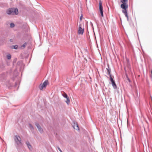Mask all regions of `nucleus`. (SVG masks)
Wrapping results in <instances>:
<instances>
[{"label":"nucleus","mask_w":152,"mask_h":152,"mask_svg":"<svg viewBox=\"0 0 152 152\" xmlns=\"http://www.w3.org/2000/svg\"><path fill=\"white\" fill-rule=\"evenodd\" d=\"M151 74H152V70H151Z\"/></svg>","instance_id":"31"},{"label":"nucleus","mask_w":152,"mask_h":152,"mask_svg":"<svg viewBox=\"0 0 152 152\" xmlns=\"http://www.w3.org/2000/svg\"><path fill=\"white\" fill-rule=\"evenodd\" d=\"M27 43L26 42H25L23 45L21 46V47H23V48H24L26 45Z\"/></svg>","instance_id":"20"},{"label":"nucleus","mask_w":152,"mask_h":152,"mask_svg":"<svg viewBox=\"0 0 152 152\" xmlns=\"http://www.w3.org/2000/svg\"><path fill=\"white\" fill-rule=\"evenodd\" d=\"M99 11L102 17H103V9L102 6H99Z\"/></svg>","instance_id":"10"},{"label":"nucleus","mask_w":152,"mask_h":152,"mask_svg":"<svg viewBox=\"0 0 152 152\" xmlns=\"http://www.w3.org/2000/svg\"><path fill=\"white\" fill-rule=\"evenodd\" d=\"M62 96L64 98H66V99L69 97L67 94L65 93H64V94H62Z\"/></svg>","instance_id":"17"},{"label":"nucleus","mask_w":152,"mask_h":152,"mask_svg":"<svg viewBox=\"0 0 152 152\" xmlns=\"http://www.w3.org/2000/svg\"><path fill=\"white\" fill-rule=\"evenodd\" d=\"M7 58L8 59V60L10 59L11 58V55L10 54H8L7 55Z\"/></svg>","instance_id":"18"},{"label":"nucleus","mask_w":152,"mask_h":152,"mask_svg":"<svg viewBox=\"0 0 152 152\" xmlns=\"http://www.w3.org/2000/svg\"><path fill=\"white\" fill-rule=\"evenodd\" d=\"M21 63V62L20 61H18L17 62V65H19Z\"/></svg>","instance_id":"26"},{"label":"nucleus","mask_w":152,"mask_h":152,"mask_svg":"<svg viewBox=\"0 0 152 152\" xmlns=\"http://www.w3.org/2000/svg\"><path fill=\"white\" fill-rule=\"evenodd\" d=\"M81 27V24H79V28L78 30V33L79 34H83L84 32V28H82Z\"/></svg>","instance_id":"6"},{"label":"nucleus","mask_w":152,"mask_h":152,"mask_svg":"<svg viewBox=\"0 0 152 152\" xmlns=\"http://www.w3.org/2000/svg\"><path fill=\"white\" fill-rule=\"evenodd\" d=\"M65 102L68 105L70 103V99L69 97L66 98V100L65 101Z\"/></svg>","instance_id":"13"},{"label":"nucleus","mask_w":152,"mask_h":152,"mask_svg":"<svg viewBox=\"0 0 152 152\" xmlns=\"http://www.w3.org/2000/svg\"><path fill=\"white\" fill-rule=\"evenodd\" d=\"M83 15H81L80 16V21H81L82 18H83Z\"/></svg>","instance_id":"24"},{"label":"nucleus","mask_w":152,"mask_h":152,"mask_svg":"<svg viewBox=\"0 0 152 152\" xmlns=\"http://www.w3.org/2000/svg\"><path fill=\"white\" fill-rule=\"evenodd\" d=\"M14 140L17 145H19L21 144V138L18 135H15L14 137Z\"/></svg>","instance_id":"2"},{"label":"nucleus","mask_w":152,"mask_h":152,"mask_svg":"<svg viewBox=\"0 0 152 152\" xmlns=\"http://www.w3.org/2000/svg\"><path fill=\"white\" fill-rule=\"evenodd\" d=\"M18 46L17 45H12L11 46V48L12 49H18Z\"/></svg>","instance_id":"12"},{"label":"nucleus","mask_w":152,"mask_h":152,"mask_svg":"<svg viewBox=\"0 0 152 152\" xmlns=\"http://www.w3.org/2000/svg\"><path fill=\"white\" fill-rule=\"evenodd\" d=\"M48 83V80H46L43 83H41L40 84L39 86V88L41 90H42L43 88H45L47 85Z\"/></svg>","instance_id":"3"},{"label":"nucleus","mask_w":152,"mask_h":152,"mask_svg":"<svg viewBox=\"0 0 152 152\" xmlns=\"http://www.w3.org/2000/svg\"><path fill=\"white\" fill-rule=\"evenodd\" d=\"M58 149L60 152H63L59 147H58Z\"/></svg>","instance_id":"25"},{"label":"nucleus","mask_w":152,"mask_h":152,"mask_svg":"<svg viewBox=\"0 0 152 152\" xmlns=\"http://www.w3.org/2000/svg\"><path fill=\"white\" fill-rule=\"evenodd\" d=\"M128 0H121V2L122 3V4L124 3H127Z\"/></svg>","instance_id":"16"},{"label":"nucleus","mask_w":152,"mask_h":152,"mask_svg":"<svg viewBox=\"0 0 152 152\" xmlns=\"http://www.w3.org/2000/svg\"><path fill=\"white\" fill-rule=\"evenodd\" d=\"M29 128L31 130H33L34 129V127L31 124H29Z\"/></svg>","instance_id":"19"},{"label":"nucleus","mask_w":152,"mask_h":152,"mask_svg":"<svg viewBox=\"0 0 152 152\" xmlns=\"http://www.w3.org/2000/svg\"><path fill=\"white\" fill-rule=\"evenodd\" d=\"M18 85V83H17L16 82V83H15V87H17V85Z\"/></svg>","instance_id":"27"},{"label":"nucleus","mask_w":152,"mask_h":152,"mask_svg":"<svg viewBox=\"0 0 152 152\" xmlns=\"http://www.w3.org/2000/svg\"><path fill=\"white\" fill-rule=\"evenodd\" d=\"M113 78L112 77V76L110 75V81L111 82V84H112V86L113 88L114 89H116L117 88V86L115 83V81H114V80H113V78H114L113 76Z\"/></svg>","instance_id":"4"},{"label":"nucleus","mask_w":152,"mask_h":152,"mask_svg":"<svg viewBox=\"0 0 152 152\" xmlns=\"http://www.w3.org/2000/svg\"><path fill=\"white\" fill-rule=\"evenodd\" d=\"M10 42H13V39H10Z\"/></svg>","instance_id":"29"},{"label":"nucleus","mask_w":152,"mask_h":152,"mask_svg":"<svg viewBox=\"0 0 152 152\" xmlns=\"http://www.w3.org/2000/svg\"><path fill=\"white\" fill-rule=\"evenodd\" d=\"M26 144L29 149L30 150H31L32 148L31 145L30 144L29 142L28 141H27L26 142Z\"/></svg>","instance_id":"11"},{"label":"nucleus","mask_w":152,"mask_h":152,"mask_svg":"<svg viewBox=\"0 0 152 152\" xmlns=\"http://www.w3.org/2000/svg\"><path fill=\"white\" fill-rule=\"evenodd\" d=\"M107 67L108 68H107L106 69L107 70L108 74L109 75L110 77V75H112L111 74V70L110 69L109 67L108 64L107 65Z\"/></svg>","instance_id":"9"},{"label":"nucleus","mask_w":152,"mask_h":152,"mask_svg":"<svg viewBox=\"0 0 152 152\" xmlns=\"http://www.w3.org/2000/svg\"><path fill=\"white\" fill-rule=\"evenodd\" d=\"M8 15H17L18 13V10L17 8H11L8 10L6 12Z\"/></svg>","instance_id":"1"},{"label":"nucleus","mask_w":152,"mask_h":152,"mask_svg":"<svg viewBox=\"0 0 152 152\" xmlns=\"http://www.w3.org/2000/svg\"><path fill=\"white\" fill-rule=\"evenodd\" d=\"M125 75H126V78H127V79L128 81L129 82V83H131V80H130V79H129V77H128V75L126 73L125 74Z\"/></svg>","instance_id":"15"},{"label":"nucleus","mask_w":152,"mask_h":152,"mask_svg":"<svg viewBox=\"0 0 152 152\" xmlns=\"http://www.w3.org/2000/svg\"><path fill=\"white\" fill-rule=\"evenodd\" d=\"M15 26V24L14 23H11L10 24V27H11V28H13V27H14Z\"/></svg>","instance_id":"22"},{"label":"nucleus","mask_w":152,"mask_h":152,"mask_svg":"<svg viewBox=\"0 0 152 152\" xmlns=\"http://www.w3.org/2000/svg\"><path fill=\"white\" fill-rule=\"evenodd\" d=\"M91 24L92 26H93V24H92V23H91Z\"/></svg>","instance_id":"30"},{"label":"nucleus","mask_w":152,"mask_h":152,"mask_svg":"<svg viewBox=\"0 0 152 152\" xmlns=\"http://www.w3.org/2000/svg\"><path fill=\"white\" fill-rule=\"evenodd\" d=\"M128 5L127 3L122 4L121 5V7L123 10H122V12L124 11H127L126 9L128 8Z\"/></svg>","instance_id":"5"},{"label":"nucleus","mask_w":152,"mask_h":152,"mask_svg":"<svg viewBox=\"0 0 152 152\" xmlns=\"http://www.w3.org/2000/svg\"><path fill=\"white\" fill-rule=\"evenodd\" d=\"M129 24L131 26H134V23L130 21L129 22Z\"/></svg>","instance_id":"21"},{"label":"nucleus","mask_w":152,"mask_h":152,"mask_svg":"<svg viewBox=\"0 0 152 152\" xmlns=\"http://www.w3.org/2000/svg\"><path fill=\"white\" fill-rule=\"evenodd\" d=\"M107 76V78H108V77L107 76Z\"/></svg>","instance_id":"32"},{"label":"nucleus","mask_w":152,"mask_h":152,"mask_svg":"<svg viewBox=\"0 0 152 152\" xmlns=\"http://www.w3.org/2000/svg\"><path fill=\"white\" fill-rule=\"evenodd\" d=\"M102 6V4L101 1H99V6Z\"/></svg>","instance_id":"23"},{"label":"nucleus","mask_w":152,"mask_h":152,"mask_svg":"<svg viewBox=\"0 0 152 152\" xmlns=\"http://www.w3.org/2000/svg\"><path fill=\"white\" fill-rule=\"evenodd\" d=\"M72 126L74 129L76 130H79V127L77 123L74 122Z\"/></svg>","instance_id":"8"},{"label":"nucleus","mask_w":152,"mask_h":152,"mask_svg":"<svg viewBox=\"0 0 152 152\" xmlns=\"http://www.w3.org/2000/svg\"><path fill=\"white\" fill-rule=\"evenodd\" d=\"M127 18V21H128L129 22H130V21H129V17H128L127 18Z\"/></svg>","instance_id":"28"},{"label":"nucleus","mask_w":152,"mask_h":152,"mask_svg":"<svg viewBox=\"0 0 152 152\" xmlns=\"http://www.w3.org/2000/svg\"><path fill=\"white\" fill-rule=\"evenodd\" d=\"M35 125L37 126V127L38 129V130L39 132L41 133H42L43 132V129L41 128L38 123L37 122L35 123Z\"/></svg>","instance_id":"7"},{"label":"nucleus","mask_w":152,"mask_h":152,"mask_svg":"<svg viewBox=\"0 0 152 152\" xmlns=\"http://www.w3.org/2000/svg\"><path fill=\"white\" fill-rule=\"evenodd\" d=\"M122 12L124 14L126 18H127L128 17L127 11H123Z\"/></svg>","instance_id":"14"}]
</instances>
